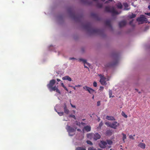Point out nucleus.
Returning a JSON list of instances; mask_svg holds the SVG:
<instances>
[{"label":"nucleus","mask_w":150,"mask_h":150,"mask_svg":"<svg viewBox=\"0 0 150 150\" xmlns=\"http://www.w3.org/2000/svg\"><path fill=\"white\" fill-rule=\"evenodd\" d=\"M64 112L67 114H68L69 112V110L68 109H67V110H64Z\"/></svg>","instance_id":"nucleus-37"},{"label":"nucleus","mask_w":150,"mask_h":150,"mask_svg":"<svg viewBox=\"0 0 150 150\" xmlns=\"http://www.w3.org/2000/svg\"><path fill=\"white\" fill-rule=\"evenodd\" d=\"M69 117H72L74 118V119H76V117L74 115H70L69 116Z\"/></svg>","instance_id":"nucleus-32"},{"label":"nucleus","mask_w":150,"mask_h":150,"mask_svg":"<svg viewBox=\"0 0 150 150\" xmlns=\"http://www.w3.org/2000/svg\"><path fill=\"white\" fill-rule=\"evenodd\" d=\"M56 112H57L58 114L60 116H62L63 115L64 112H58L56 110Z\"/></svg>","instance_id":"nucleus-34"},{"label":"nucleus","mask_w":150,"mask_h":150,"mask_svg":"<svg viewBox=\"0 0 150 150\" xmlns=\"http://www.w3.org/2000/svg\"><path fill=\"white\" fill-rule=\"evenodd\" d=\"M105 11L107 12L111 13L112 14L114 15L118 14L119 13L116 11L114 7H110L109 6H106L105 9Z\"/></svg>","instance_id":"nucleus-1"},{"label":"nucleus","mask_w":150,"mask_h":150,"mask_svg":"<svg viewBox=\"0 0 150 150\" xmlns=\"http://www.w3.org/2000/svg\"><path fill=\"white\" fill-rule=\"evenodd\" d=\"M84 28L88 30H90L92 29L91 25L90 23H88L84 25Z\"/></svg>","instance_id":"nucleus-11"},{"label":"nucleus","mask_w":150,"mask_h":150,"mask_svg":"<svg viewBox=\"0 0 150 150\" xmlns=\"http://www.w3.org/2000/svg\"><path fill=\"white\" fill-rule=\"evenodd\" d=\"M112 134V132L110 130L107 131L106 132V134L107 135H111Z\"/></svg>","instance_id":"nucleus-33"},{"label":"nucleus","mask_w":150,"mask_h":150,"mask_svg":"<svg viewBox=\"0 0 150 150\" xmlns=\"http://www.w3.org/2000/svg\"><path fill=\"white\" fill-rule=\"evenodd\" d=\"M95 91L93 89H92L90 87L89 89V90H88V91L89 92V93L90 94H92Z\"/></svg>","instance_id":"nucleus-24"},{"label":"nucleus","mask_w":150,"mask_h":150,"mask_svg":"<svg viewBox=\"0 0 150 150\" xmlns=\"http://www.w3.org/2000/svg\"><path fill=\"white\" fill-rule=\"evenodd\" d=\"M124 115H123V114H122V115L123 116L125 117V118H127V115H125L124 113Z\"/></svg>","instance_id":"nucleus-49"},{"label":"nucleus","mask_w":150,"mask_h":150,"mask_svg":"<svg viewBox=\"0 0 150 150\" xmlns=\"http://www.w3.org/2000/svg\"><path fill=\"white\" fill-rule=\"evenodd\" d=\"M55 82L56 81L54 79L51 80L50 81L49 83L47 85V86L49 90L53 86Z\"/></svg>","instance_id":"nucleus-5"},{"label":"nucleus","mask_w":150,"mask_h":150,"mask_svg":"<svg viewBox=\"0 0 150 150\" xmlns=\"http://www.w3.org/2000/svg\"><path fill=\"white\" fill-rule=\"evenodd\" d=\"M79 62L82 61L84 63V67L85 68H88V67L85 65V64H87L88 65H89V64L87 62L86 60L85 59H79Z\"/></svg>","instance_id":"nucleus-17"},{"label":"nucleus","mask_w":150,"mask_h":150,"mask_svg":"<svg viewBox=\"0 0 150 150\" xmlns=\"http://www.w3.org/2000/svg\"><path fill=\"white\" fill-rule=\"evenodd\" d=\"M100 105V101H99L97 102V106H99Z\"/></svg>","instance_id":"nucleus-42"},{"label":"nucleus","mask_w":150,"mask_h":150,"mask_svg":"<svg viewBox=\"0 0 150 150\" xmlns=\"http://www.w3.org/2000/svg\"><path fill=\"white\" fill-rule=\"evenodd\" d=\"M69 86L72 88L74 90H76V89L75 88L76 87H75V86Z\"/></svg>","instance_id":"nucleus-45"},{"label":"nucleus","mask_w":150,"mask_h":150,"mask_svg":"<svg viewBox=\"0 0 150 150\" xmlns=\"http://www.w3.org/2000/svg\"><path fill=\"white\" fill-rule=\"evenodd\" d=\"M75 150H86V149L84 147H78L76 148Z\"/></svg>","instance_id":"nucleus-23"},{"label":"nucleus","mask_w":150,"mask_h":150,"mask_svg":"<svg viewBox=\"0 0 150 150\" xmlns=\"http://www.w3.org/2000/svg\"><path fill=\"white\" fill-rule=\"evenodd\" d=\"M137 21L138 22H142V23H143L145 22L146 23L147 19L146 18L145 16L144 15H141L140 17L137 18Z\"/></svg>","instance_id":"nucleus-3"},{"label":"nucleus","mask_w":150,"mask_h":150,"mask_svg":"<svg viewBox=\"0 0 150 150\" xmlns=\"http://www.w3.org/2000/svg\"><path fill=\"white\" fill-rule=\"evenodd\" d=\"M83 88L85 90L88 91V90H89V89L90 87H88L86 86H83Z\"/></svg>","instance_id":"nucleus-30"},{"label":"nucleus","mask_w":150,"mask_h":150,"mask_svg":"<svg viewBox=\"0 0 150 150\" xmlns=\"http://www.w3.org/2000/svg\"><path fill=\"white\" fill-rule=\"evenodd\" d=\"M77 131L79 132H81V130L80 129H77Z\"/></svg>","instance_id":"nucleus-53"},{"label":"nucleus","mask_w":150,"mask_h":150,"mask_svg":"<svg viewBox=\"0 0 150 150\" xmlns=\"http://www.w3.org/2000/svg\"><path fill=\"white\" fill-rule=\"evenodd\" d=\"M92 98H94V96H93Z\"/></svg>","instance_id":"nucleus-61"},{"label":"nucleus","mask_w":150,"mask_h":150,"mask_svg":"<svg viewBox=\"0 0 150 150\" xmlns=\"http://www.w3.org/2000/svg\"><path fill=\"white\" fill-rule=\"evenodd\" d=\"M106 119L109 120L115 121V117L112 116L107 115L106 116Z\"/></svg>","instance_id":"nucleus-13"},{"label":"nucleus","mask_w":150,"mask_h":150,"mask_svg":"<svg viewBox=\"0 0 150 150\" xmlns=\"http://www.w3.org/2000/svg\"><path fill=\"white\" fill-rule=\"evenodd\" d=\"M86 142L88 144H90L91 145H93V143H92L90 141L88 140Z\"/></svg>","instance_id":"nucleus-35"},{"label":"nucleus","mask_w":150,"mask_h":150,"mask_svg":"<svg viewBox=\"0 0 150 150\" xmlns=\"http://www.w3.org/2000/svg\"><path fill=\"white\" fill-rule=\"evenodd\" d=\"M103 88H104L103 87L101 86L100 87V90H103Z\"/></svg>","instance_id":"nucleus-48"},{"label":"nucleus","mask_w":150,"mask_h":150,"mask_svg":"<svg viewBox=\"0 0 150 150\" xmlns=\"http://www.w3.org/2000/svg\"><path fill=\"white\" fill-rule=\"evenodd\" d=\"M79 18V16H77Z\"/></svg>","instance_id":"nucleus-64"},{"label":"nucleus","mask_w":150,"mask_h":150,"mask_svg":"<svg viewBox=\"0 0 150 150\" xmlns=\"http://www.w3.org/2000/svg\"><path fill=\"white\" fill-rule=\"evenodd\" d=\"M92 33H93L99 34L101 32V30L97 29H94L92 30Z\"/></svg>","instance_id":"nucleus-15"},{"label":"nucleus","mask_w":150,"mask_h":150,"mask_svg":"<svg viewBox=\"0 0 150 150\" xmlns=\"http://www.w3.org/2000/svg\"><path fill=\"white\" fill-rule=\"evenodd\" d=\"M123 5L125 7L124 9L125 10H129L130 9L129 8H128V7L129 6H128V4L127 3H124L123 4Z\"/></svg>","instance_id":"nucleus-20"},{"label":"nucleus","mask_w":150,"mask_h":150,"mask_svg":"<svg viewBox=\"0 0 150 150\" xmlns=\"http://www.w3.org/2000/svg\"><path fill=\"white\" fill-rule=\"evenodd\" d=\"M136 16V14L132 13L131 15L129 16V17L130 18H135Z\"/></svg>","instance_id":"nucleus-29"},{"label":"nucleus","mask_w":150,"mask_h":150,"mask_svg":"<svg viewBox=\"0 0 150 150\" xmlns=\"http://www.w3.org/2000/svg\"><path fill=\"white\" fill-rule=\"evenodd\" d=\"M117 7L118 8L121 9L122 8V5L121 3H117L116 5Z\"/></svg>","instance_id":"nucleus-22"},{"label":"nucleus","mask_w":150,"mask_h":150,"mask_svg":"<svg viewBox=\"0 0 150 150\" xmlns=\"http://www.w3.org/2000/svg\"><path fill=\"white\" fill-rule=\"evenodd\" d=\"M105 23L106 25L110 27H111L110 21V20L105 21Z\"/></svg>","instance_id":"nucleus-21"},{"label":"nucleus","mask_w":150,"mask_h":150,"mask_svg":"<svg viewBox=\"0 0 150 150\" xmlns=\"http://www.w3.org/2000/svg\"><path fill=\"white\" fill-rule=\"evenodd\" d=\"M99 76L100 77V81L101 84L103 85H105L107 84L105 81L106 78L103 76L101 75H100Z\"/></svg>","instance_id":"nucleus-6"},{"label":"nucleus","mask_w":150,"mask_h":150,"mask_svg":"<svg viewBox=\"0 0 150 150\" xmlns=\"http://www.w3.org/2000/svg\"><path fill=\"white\" fill-rule=\"evenodd\" d=\"M111 123L110 122H106L105 124L107 125L108 126L110 127V125H111Z\"/></svg>","instance_id":"nucleus-31"},{"label":"nucleus","mask_w":150,"mask_h":150,"mask_svg":"<svg viewBox=\"0 0 150 150\" xmlns=\"http://www.w3.org/2000/svg\"><path fill=\"white\" fill-rule=\"evenodd\" d=\"M108 1H106V2H105V3H108Z\"/></svg>","instance_id":"nucleus-57"},{"label":"nucleus","mask_w":150,"mask_h":150,"mask_svg":"<svg viewBox=\"0 0 150 150\" xmlns=\"http://www.w3.org/2000/svg\"><path fill=\"white\" fill-rule=\"evenodd\" d=\"M126 24V21H123L120 22L119 23V25L120 27H121L125 26Z\"/></svg>","instance_id":"nucleus-14"},{"label":"nucleus","mask_w":150,"mask_h":150,"mask_svg":"<svg viewBox=\"0 0 150 150\" xmlns=\"http://www.w3.org/2000/svg\"><path fill=\"white\" fill-rule=\"evenodd\" d=\"M118 62L117 59H116L115 61L113 62L108 63L105 65L106 67H113L117 64Z\"/></svg>","instance_id":"nucleus-4"},{"label":"nucleus","mask_w":150,"mask_h":150,"mask_svg":"<svg viewBox=\"0 0 150 150\" xmlns=\"http://www.w3.org/2000/svg\"><path fill=\"white\" fill-rule=\"evenodd\" d=\"M111 147V146H109V148H110Z\"/></svg>","instance_id":"nucleus-59"},{"label":"nucleus","mask_w":150,"mask_h":150,"mask_svg":"<svg viewBox=\"0 0 150 150\" xmlns=\"http://www.w3.org/2000/svg\"><path fill=\"white\" fill-rule=\"evenodd\" d=\"M135 89V90H137V91H138V90L137 89Z\"/></svg>","instance_id":"nucleus-58"},{"label":"nucleus","mask_w":150,"mask_h":150,"mask_svg":"<svg viewBox=\"0 0 150 150\" xmlns=\"http://www.w3.org/2000/svg\"><path fill=\"white\" fill-rule=\"evenodd\" d=\"M106 141L107 144H108L109 145H111L112 143V141L110 140H107Z\"/></svg>","instance_id":"nucleus-27"},{"label":"nucleus","mask_w":150,"mask_h":150,"mask_svg":"<svg viewBox=\"0 0 150 150\" xmlns=\"http://www.w3.org/2000/svg\"><path fill=\"white\" fill-rule=\"evenodd\" d=\"M66 129L67 130V132L69 133V135L71 136H73V135L70 134V133L71 132H74L75 131V129L68 125H67V127H66Z\"/></svg>","instance_id":"nucleus-8"},{"label":"nucleus","mask_w":150,"mask_h":150,"mask_svg":"<svg viewBox=\"0 0 150 150\" xmlns=\"http://www.w3.org/2000/svg\"><path fill=\"white\" fill-rule=\"evenodd\" d=\"M64 110H67V106L66 103H64Z\"/></svg>","instance_id":"nucleus-38"},{"label":"nucleus","mask_w":150,"mask_h":150,"mask_svg":"<svg viewBox=\"0 0 150 150\" xmlns=\"http://www.w3.org/2000/svg\"><path fill=\"white\" fill-rule=\"evenodd\" d=\"M112 91L111 90H110L109 91V97L110 98L111 97H114L115 96H112Z\"/></svg>","instance_id":"nucleus-26"},{"label":"nucleus","mask_w":150,"mask_h":150,"mask_svg":"<svg viewBox=\"0 0 150 150\" xmlns=\"http://www.w3.org/2000/svg\"><path fill=\"white\" fill-rule=\"evenodd\" d=\"M70 104H71V106L73 107V108H76V106L75 105H73L71 103H70Z\"/></svg>","instance_id":"nucleus-47"},{"label":"nucleus","mask_w":150,"mask_h":150,"mask_svg":"<svg viewBox=\"0 0 150 150\" xmlns=\"http://www.w3.org/2000/svg\"><path fill=\"white\" fill-rule=\"evenodd\" d=\"M101 0L103 2H104L105 1V0Z\"/></svg>","instance_id":"nucleus-56"},{"label":"nucleus","mask_w":150,"mask_h":150,"mask_svg":"<svg viewBox=\"0 0 150 150\" xmlns=\"http://www.w3.org/2000/svg\"><path fill=\"white\" fill-rule=\"evenodd\" d=\"M96 2V6L98 8H101L103 6V4L100 3L98 0H93Z\"/></svg>","instance_id":"nucleus-12"},{"label":"nucleus","mask_w":150,"mask_h":150,"mask_svg":"<svg viewBox=\"0 0 150 150\" xmlns=\"http://www.w3.org/2000/svg\"><path fill=\"white\" fill-rule=\"evenodd\" d=\"M133 20L129 22V24L130 25H132V26H134V25L132 23H133Z\"/></svg>","instance_id":"nucleus-39"},{"label":"nucleus","mask_w":150,"mask_h":150,"mask_svg":"<svg viewBox=\"0 0 150 150\" xmlns=\"http://www.w3.org/2000/svg\"><path fill=\"white\" fill-rule=\"evenodd\" d=\"M120 125V124L116 121H113L111 123L110 127L116 129Z\"/></svg>","instance_id":"nucleus-7"},{"label":"nucleus","mask_w":150,"mask_h":150,"mask_svg":"<svg viewBox=\"0 0 150 150\" xmlns=\"http://www.w3.org/2000/svg\"><path fill=\"white\" fill-rule=\"evenodd\" d=\"M76 59V58H74V57H71L69 59V60H72V59Z\"/></svg>","instance_id":"nucleus-51"},{"label":"nucleus","mask_w":150,"mask_h":150,"mask_svg":"<svg viewBox=\"0 0 150 150\" xmlns=\"http://www.w3.org/2000/svg\"><path fill=\"white\" fill-rule=\"evenodd\" d=\"M72 17H73V18H74V20H76V16H75V13H74V12H72Z\"/></svg>","instance_id":"nucleus-36"},{"label":"nucleus","mask_w":150,"mask_h":150,"mask_svg":"<svg viewBox=\"0 0 150 150\" xmlns=\"http://www.w3.org/2000/svg\"><path fill=\"white\" fill-rule=\"evenodd\" d=\"M148 8L149 9H150V5L148 6Z\"/></svg>","instance_id":"nucleus-55"},{"label":"nucleus","mask_w":150,"mask_h":150,"mask_svg":"<svg viewBox=\"0 0 150 150\" xmlns=\"http://www.w3.org/2000/svg\"><path fill=\"white\" fill-rule=\"evenodd\" d=\"M122 134L123 135L122 140L123 142H125V140L126 139V135L122 133Z\"/></svg>","instance_id":"nucleus-25"},{"label":"nucleus","mask_w":150,"mask_h":150,"mask_svg":"<svg viewBox=\"0 0 150 150\" xmlns=\"http://www.w3.org/2000/svg\"><path fill=\"white\" fill-rule=\"evenodd\" d=\"M103 125V123L102 122H100L99 124V127H101Z\"/></svg>","instance_id":"nucleus-43"},{"label":"nucleus","mask_w":150,"mask_h":150,"mask_svg":"<svg viewBox=\"0 0 150 150\" xmlns=\"http://www.w3.org/2000/svg\"><path fill=\"white\" fill-rule=\"evenodd\" d=\"M112 149H110V150H112Z\"/></svg>","instance_id":"nucleus-63"},{"label":"nucleus","mask_w":150,"mask_h":150,"mask_svg":"<svg viewBox=\"0 0 150 150\" xmlns=\"http://www.w3.org/2000/svg\"><path fill=\"white\" fill-rule=\"evenodd\" d=\"M91 127L87 125L84 127L83 130V131L85 130L87 132H89L91 131Z\"/></svg>","instance_id":"nucleus-16"},{"label":"nucleus","mask_w":150,"mask_h":150,"mask_svg":"<svg viewBox=\"0 0 150 150\" xmlns=\"http://www.w3.org/2000/svg\"><path fill=\"white\" fill-rule=\"evenodd\" d=\"M81 86V85H76L75 86V87H79Z\"/></svg>","instance_id":"nucleus-50"},{"label":"nucleus","mask_w":150,"mask_h":150,"mask_svg":"<svg viewBox=\"0 0 150 150\" xmlns=\"http://www.w3.org/2000/svg\"><path fill=\"white\" fill-rule=\"evenodd\" d=\"M57 80L58 82H59V81H61V80L60 79H57Z\"/></svg>","instance_id":"nucleus-52"},{"label":"nucleus","mask_w":150,"mask_h":150,"mask_svg":"<svg viewBox=\"0 0 150 150\" xmlns=\"http://www.w3.org/2000/svg\"><path fill=\"white\" fill-rule=\"evenodd\" d=\"M139 147L142 149H144L145 148L146 144L142 143H140L138 145Z\"/></svg>","instance_id":"nucleus-19"},{"label":"nucleus","mask_w":150,"mask_h":150,"mask_svg":"<svg viewBox=\"0 0 150 150\" xmlns=\"http://www.w3.org/2000/svg\"><path fill=\"white\" fill-rule=\"evenodd\" d=\"M63 80H67L69 81H71V79L69 76H65L62 78Z\"/></svg>","instance_id":"nucleus-18"},{"label":"nucleus","mask_w":150,"mask_h":150,"mask_svg":"<svg viewBox=\"0 0 150 150\" xmlns=\"http://www.w3.org/2000/svg\"><path fill=\"white\" fill-rule=\"evenodd\" d=\"M87 137L90 139L93 138L95 140H96L100 138V136L98 133H96L94 134L91 133L87 134Z\"/></svg>","instance_id":"nucleus-2"},{"label":"nucleus","mask_w":150,"mask_h":150,"mask_svg":"<svg viewBox=\"0 0 150 150\" xmlns=\"http://www.w3.org/2000/svg\"><path fill=\"white\" fill-rule=\"evenodd\" d=\"M93 86H94L95 87H96L97 86V83L95 82V81H94L93 83Z\"/></svg>","instance_id":"nucleus-41"},{"label":"nucleus","mask_w":150,"mask_h":150,"mask_svg":"<svg viewBox=\"0 0 150 150\" xmlns=\"http://www.w3.org/2000/svg\"><path fill=\"white\" fill-rule=\"evenodd\" d=\"M129 138L130 139H134V138L133 137L132 135H129Z\"/></svg>","instance_id":"nucleus-44"},{"label":"nucleus","mask_w":150,"mask_h":150,"mask_svg":"<svg viewBox=\"0 0 150 150\" xmlns=\"http://www.w3.org/2000/svg\"><path fill=\"white\" fill-rule=\"evenodd\" d=\"M88 150H96L93 147H90L88 149Z\"/></svg>","instance_id":"nucleus-40"},{"label":"nucleus","mask_w":150,"mask_h":150,"mask_svg":"<svg viewBox=\"0 0 150 150\" xmlns=\"http://www.w3.org/2000/svg\"><path fill=\"white\" fill-rule=\"evenodd\" d=\"M145 14L150 16V13H146Z\"/></svg>","instance_id":"nucleus-46"},{"label":"nucleus","mask_w":150,"mask_h":150,"mask_svg":"<svg viewBox=\"0 0 150 150\" xmlns=\"http://www.w3.org/2000/svg\"><path fill=\"white\" fill-rule=\"evenodd\" d=\"M49 90L50 92H52L53 91H56L59 94H60L61 93L60 91L58 89L57 87H56V86H54V87L53 86Z\"/></svg>","instance_id":"nucleus-10"},{"label":"nucleus","mask_w":150,"mask_h":150,"mask_svg":"<svg viewBox=\"0 0 150 150\" xmlns=\"http://www.w3.org/2000/svg\"><path fill=\"white\" fill-rule=\"evenodd\" d=\"M61 85L64 88V89L66 91H68V90L67 88H66V87L64 86V83H61Z\"/></svg>","instance_id":"nucleus-28"},{"label":"nucleus","mask_w":150,"mask_h":150,"mask_svg":"<svg viewBox=\"0 0 150 150\" xmlns=\"http://www.w3.org/2000/svg\"><path fill=\"white\" fill-rule=\"evenodd\" d=\"M84 2L85 3L87 4H90V3L86 2V1H84Z\"/></svg>","instance_id":"nucleus-54"},{"label":"nucleus","mask_w":150,"mask_h":150,"mask_svg":"<svg viewBox=\"0 0 150 150\" xmlns=\"http://www.w3.org/2000/svg\"><path fill=\"white\" fill-rule=\"evenodd\" d=\"M69 93H71V91H70Z\"/></svg>","instance_id":"nucleus-60"},{"label":"nucleus","mask_w":150,"mask_h":150,"mask_svg":"<svg viewBox=\"0 0 150 150\" xmlns=\"http://www.w3.org/2000/svg\"><path fill=\"white\" fill-rule=\"evenodd\" d=\"M107 145V143L103 141H101L99 144V146L103 149L105 148Z\"/></svg>","instance_id":"nucleus-9"},{"label":"nucleus","mask_w":150,"mask_h":150,"mask_svg":"<svg viewBox=\"0 0 150 150\" xmlns=\"http://www.w3.org/2000/svg\"><path fill=\"white\" fill-rule=\"evenodd\" d=\"M142 142H143V140H142Z\"/></svg>","instance_id":"nucleus-62"}]
</instances>
